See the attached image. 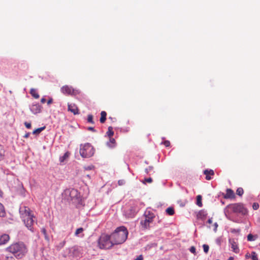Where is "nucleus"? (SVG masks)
Here are the masks:
<instances>
[{
    "instance_id": "obj_1",
    "label": "nucleus",
    "mask_w": 260,
    "mask_h": 260,
    "mask_svg": "<svg viewBox=\"0 0 260 260\" xmlns=\"http://www.w3.org/2000/svg\"><path fill=\"white\" fill-rule=\"evenodd\" d=\"M6 250L12 253L18 259L23 258L28 251L26 246L22 242H18L12 244L6 248Z\"/></svg>"
},
{
    "instance_id": "obj_2",
    "label": "nucleus",
    "mask_w": 260,
    "mask_h": 260,
    "mask_svg": "<svg viewBox=\"0 0 260 260\" xmlns=\"http://www.w3.org/2000/svg\"><path fill=\"white\" fill-rule=\"evenodd\" d=\"M62 197L63 200L75 205L81 204V196L76 189L70 188L65 189L62 193Z\"/></svg>"
},
{
    "instance_id": "obj_3",
    "label": "nucleus",
    "mask_w": 260,
    "mask_h": 260,
    "mask_svg": "<svg viewBox=\"0 0 260 260\" xmlns=\"http://www.w3.org/2000/svg\"><path fill=\"white\" fill-rule=\"evenodd\" d=\"M224 213L226 217L230 219V215L233 213L246 215L248 214L247 209L242 203H235L229 204L224 209Z\"/></svg>"
},
{
    "instance_id": "obj_4",
    "label": "nucleus",
    "mask_w": 260,
    "mask_h": 260,
    "mask_svg": "<svg viewBox=\"0 0 260 260\" xmlns=\"http://www.w3.org/2000/svg\"><path fill=\"white\" fill-rule=\"evenodd\" d=\"M127 229L124 226H121L116 229L111 235L112 242L115 245L121 244L124 243L127 239L128 235Z\"/></svg>"
},
{
    "instance_id": "obj_5",
    "label": "nucleus",
    "mask_w": 260,
    "mask_h": 260,
    "mask_svg": "<svg viewBox=\"0 0 260 260\" xmlns=\"http://www.w3.org/2000/svg\"><path fill=\"white\" fill-rule=\"evenodd\" d=\"M98 244L101 249H110L115 245L112 242V239L111 238V235L103 234L98 240Z\"/></svg>"
},
{
    "instance_id": "obj_6",
    "label": "nucleus",
    "mask_w": 260,
    "mask_h": 260,
    "mask_svg": "<svg viewBox=\"0 0 260 260\" xmlns=\"http://www.w3.org/2000/svg\"><path fill=\"white\" fill-rule=\"evenodd\" d=\"M94 153L93 146L89 143L80 145V154L82 157L89 158Z\"/></svg>"
},
{
    "instance_id": "obj_7",
    "label": "nucleus",
    "mask_w": 260,
    "mask_h": 260,
    "mask_svg": "<svg viewBox=\"0 0 260 260\" xmlns=\"http://www.w3.org/2000/svg\"><path fill=\"white\" fill-rule=\"evenodd\" d=\"M60 90L62 93L68 95H76L80 93V91L78 89H74L69 85L62 86Z\"/></svg>"
},
{
    "instance_id": "obj_8",
    "label": "nucleus",
    "mask_w": 260,
    "mask_h": 260,
    "mask_svg": "<svg viewBox=\"0 0 260 260\" xmlns=\"http://www.w3.org/2000/svg\"><path fill=\"white\" fill-rule=\"evenodd\" d=\"M34 215H28V217H23V221L27 228L31 232L34 231L33 224L34 223Z\"/></svg>"
},
{
    "instance_id": "obj_9",
    "label": "nucleus",
    "mask_w": 260,
    "mask_h": 260,
    "mask_svg": "<svg viewBox=\"0 0 260 260\" xmlns=\"http://www.w3.org/2000/svg\"><path fill=\"white\" fill-rule=\"evenodd\" d=\"M30 111L34 114H37L42 111V107L39 103H33L29 107Z\"/></svg>"
},
{
    "instance_id": "obj_10",
    "label": "nucleus",
    "mask_w": 260,
    "mask_h": 260,
    "mask_svg": "<svg viewBox=\"0 0 260 260\" xmlns=\"http://www.w3.org/2000/svg\"><path fill=\"white\" fill-rule=\"evenodd\" d=\"M137 213L136 209L134 207H131L124 211V214L127 218H133Z\"/></svg>"
},
{
    "instance_id": "obj_11",
    "label": "nucleus",
    "mask_w": 260,
    "mask_h": 260,
    "mask_svg": "<svg viewBox=\"0 0 260 260\" xmlns=\"http://www.w3.org/2000/svg\"><path fill=\"white\" fill-rule=\"evenodd\" d=\"M68 110L69 111L73 113L74 115H77L79 114V109L78 107L74 104L68 103Z\"/></svg>"
},
{
    "instance_id": "obj_12",
    "label": "nucleus",
    "mask_w": 260,
    "mask_h": 260,
    "mask_svg": "<svg viewBox=\"0 0 260 260\" xmlns=\"http://www.w3.org/2000/svg\"><path fill=\"white\" fill-rule=\"evenodd\" d=\"M229 243L231 245V248L233 251L236 253H238L239 252V249L238 247V245L234 239H230L229 240Z\"/></svg>"
},
{
    "instance_id": "obj_13",
    "label": "nucleus",
    "mask_w": 260,
    "mask_h": 260,
    "mask_svg": "<svg viewBox=\"0 0 260 260\" xmlns=\"http://www.w3.org/2000/svg\"><path fill=\"white\" fill-rule=\"evenodd\" d=\"M224 199H234L235 198V193L234 191L230 188H228L226 190V193H222Z\"/></svg>"
},
{
    "instance_id": "obj_14",
    "label": "nucleus",
    "mask_w": 260,
    "mask_h": 260,
    "mask_svg": "<svg viewBox=\"0 0 260 260\" xmlns=\"http://www.w3.org/2000/svg\"><path fill=\"white\" fill-rule=\"evenodd\" d=\"M207 215V211L205 210H201L198 212V214L197 215V217L199 219L204 220L206 219Z\"/></svg>"
},
{
    "instance_id": "obj_15",
    "label": "nucleus",
    "mask_w": 260,
    "mask_h": 260,
    "mask_svg": "<svg viewBox=\"0 0 260 260\" xmlns=\"http://www.w3.org/2000/svg\"><path fill=\"white\" fill-rule=\"evenodd\" d=\"M10 239V237L8 234H3L0 236V245L7 243Z\"/></svg>"
},
{
    "instance_id": "obj_16",
    "label": "nucleus",
    "mask_w": 260,
    "mask_h": 260,
    "mask_svg": "<svg viewBox=\"0 0 260 260\" xmlns=\"http://www.w3.org/2000/svg\"><path fill=\"white\" fill-rule=\"evenodd\" d=\"M150 221L148 219H142L140 222L142 228L144 230L148 229L150 227Z\"/></svg>"
},
{
    "instance_id": "obj_17",
    "label": "nucleus",
    "mask_w": 260,
    "mask_h": 260,
    "mask_svg": "<svg viewBox=\"0 0 260 260\" xmlns=\"http://www.w3.org/2000/svg\"><path fill=\"white\" fill-rule=\"evenodd\" d=\"M204 174L206 175V179L207 180H210L212 179L210 176L213 175L214 174V172L212 170L206 169L204 171Z\"/></svg>"
},
{
    "instance_id": "obj_18",
    "label": "nucleus",
    "mask_w": 260,
    "mask_h": 260,
    "mask_svg": "<svg viewBox=\"0 0 260 260\" xmlns=\"http://www.w3.org/2000/svg\"><path fill=\"white\" fill-rule=\"evenodd\" d=\"M20 212L22 213L23 217H28V215H33L30 212V210L28 208L24 207V213H23V210L20 209Z\"/></svg>"
},
{
    "instance_id": "obj_19",
    "label": "nucleus",
    "mask_w": 260,
    "mask_h": 260,
    "mask_svg": "<svg viewBox=\"0 0 260 260\" xmlns=\"http://www.w3.org/2000/svg\"><path fill=\"white\" fill-rule=\"evenodd\" d=\"M109 138V141L107 142V145L110 148H113L115 146V140L111 137Z\"/></svg>"
},
{
    "instance_id": "obj_20",
    "label": "nucleus",
    "mask_w": 260,
    "mask_h": 260,
    "mask_svg": "<svg viewBox=\"0 0 260 260\" xmlns=\"http://www.w3.org/2000/svg\"><path fill=\"white\" fill-rule=\"evenodd\" d=\"M106 116L107 113L105 111H103L101 112L100 121L102 123H103L105 122L106 120Z\"/></svg>"
},
{
    "instance_id": "obj_21",
    "label": "nucleus",
    "mask_w": 260,
    "mask_h": 260,
    "mask_svg": "<svg viewBox=\"0 0 260 260\" xmlns=\"http://www.w3.org/2000/svg\"><path fill=\"white\" fill-rule=\"evenodd\" d=\"M6 216L5 209L3 205L0 203V217H4Z\"/></svg>"
},
{
    "instance_id": "obj_22",
    "label": "nucleus",
    "mask_w": 260,
    "mask_h": 260,
    "mask_svg": "<svg viewBox=\"0 0 260 260\" xmlns=\"http://www.w3.org/2000/svg\"><path fill=\"white\" fill-rule=\"evenodd\" d=\"M69 152H66L62 156L59 157V161L60 163H62L69 156Z\"/></svg>"
},
{
    "instance_id": "obj_23",
    "label": "nucleus",
    "mask_w": 260,
    "mask_h": 260,
    "mask_svg": "<svg viewBox=\"0 0 260 260\" xmlns=\"http://www.w3.org/2000/svg\"><path fill=\"white\" fill-rule=\"evenodd\" d=\"M30 93L35 99H38L39 98V94L35 89L31 88L30 91Z\"/></svg>"
},
{
    "instance_id": "obj_24",
    "label": "nucleus",
    "mask_w": 260,
    "mask_h": 260,
    "mask_svg": "<svg viewBox=\"0 0 260 260\" xmlns=\"http://www.w3.org/2000/svg\"><path fill=\"white\" fill-rule=\"evenodd\" d=\"M83 231H84V229L82 228H80L77 229L75 232V235L77 237H83L84 235L80 236V234H82L83 233Z\"/></svg>"
},
{
    "instance_id": "obj_25",
    "label": "nucleus",
    "mask_w": 260,
    "mask_h": 260,
    "mask_svg": "<svg viewBox=\"0 0 260 260\" xmlns=\"http://www.w3.org/2000/svg\"><path fill=\"white\" fill-rule=\"evenodd\" d=\"M5 150L4 146L0 144V160H2L5 156Z\"/></svg>"
},
{
    "instance_id": "obj_26",
    "label": "nucleus",
    "mask_w": 260,
    "mask_h": 260,
    "mask_svg": "<svg viewBox=\"0 0 260 260\" xmlns=\"http://www.w3.org/2000/svg\"><path fill=\"white\" fill-rule=\"evenodd\" d=\"M106 135L109 137H111L114 135V132L113 131V127L112 126H109L108 129V131L106 133Z\"/></svg>"
},
{
    "instance_id": "obj_27",
    "label": "nucleus",
    "mask_w": 260,
    "mask_h": 260,
    "mask_svg": "<svg viewBox=\"0 0 260 260\" xmlns=\"http://www.w3.org/2000/svg\"><path fill=\"white\" fill-rule=\"evenodd\" d=\"M257 238V235H253L251 234H249L247 236V240L248 241H253L256 240V239Z\"/></svg>"
},
{
    "instance_id": "obj_28",
    "label": "nucleus",
    "mask_w": 260,
    "mask_h": 260,
    "mask_svg": "<svg viewBox=\"0 0 260 260\" xmlns=\"http://www.w3.org/2000/svg\"><path fill=\"white\" fill-rule=\"evenodd\" d=\"M197 205L200 207H202L203 206L202 203V196L201 195H198L197 197Z\"/></svg>"
},
{
    "instance_id": "obj_29",
    "label": "nucleus",
    "mask_w": 260,
    "mask_h": 260,
    "mask_svg": "<svg viewBox=\"0 0 260 260\" xmlns=\"http://www.w3.org/2000/svg\"><path fill=\"white\" fill-rule=\"evenodd\" d=\"M166 212L169 215H173L174 214V209L173 207H170L166 210Z\"/></svg>"
},
{
    "instance_id": "obj_30",
    "label": "nucleus",
    "mask_w": 260,
    "mask_h": 260,
    "mask_svg": "<svg viewBox=\"0 0 260 260\" xmlns=\"http://www.w3.org/2000/svg\"><path fill=\"white\" fill-rule=\"evenodd\" d=\"M45 126H43V127H41L40 128H38L33 131L32 134L34 135L39 134L41 132H42L44 129H45Z\"/></svg>"
},
{
    "instance_id": "obj_31",
    "label": "nucleus",
    "mask_w": 260,
    "mask_h": 260,
    "mask_svg": "<svg viewBox=\"0 0 260 260\" xmlns=\"http://www.w3.org/2000/svg\"><path fill=\"white\" fill-rule=\"evenodd\" d=\"M66 244V241H63L59 243L58 245L56 246L57 250H60Z\"/></svg>"
},
{
    "instance_id": "obj_32",
    "label": "nucleus",
    "mask_w": 260,
    "mask_h": 260,
    "mask_svg": "<svg viewBox=\"0 0 260 260\" xmlns=\"http://www.w3.org/2000/svg\"><path fill=\"white\" fill-rule=\"evenodd\" d=\"M244 193V190L242 188L239 187L236 190V193L239 196H242Z\"/></svg>"
},
{
    "instance_id": "obj_33",
    "label": "nucleus",
    "mask_w": 260,
    "mask_h": 260,
    "mask_svg": "<svg viewBox=\"0 0 260 260\" xmlns=\"http://www.w3.org/2000/svg\"><path fill=\"white\" fill-rule=\"evenodd\" d=\"M87 122L92 124H94L93 120V116L91 114H89L87 116Z\"/></svg>"
},
{
    "instance_id": "obj_34",
    "label": "nucleus",
    "mask_w": 260,
    "mask_h": 260,
    "mask_svg": "<svg viewBox=\"0 0 260 260\" xmlns=\"http://www.w3.org/2000/svg\"><path fill=\"white\" fill-rule=\"evenodd\" d=\"M251 257L252 260H258L257 254L255 252L252 251L251 254Z\"/></svg>"
},
{
    "instance_id": "obj_35",
    "label": "nucleus",
    "mask_w": 260,
    "mask_h": 260,
    "mask_svg": "<svg viewBox=\"0 0 260 260\" xmlns=\"http://www.w3.org/2000/svg\"><path fill=\"white\" fill-rule=\"evenodd\" d=\"M152 182V179L150 177L145 178L144 180L142 181L143 184H146V182L151 183Z\"/></svg>"
},
{
    "instance_id": "obj_36",
    "label": "nucleus",
    "mask_w": 260,
    "mask_h": 260,
    "mask_svg": "<svg viewBox=\"0 0 260 260\" xmlns=\"http://www.w3.org/2000/svg\"><path fill=\"white\" fill-rule=\"evenodd\" d=\"M154 217V215L145 216L144 219H148V220L150 221V222L151 223L153 221Z\"/></svg>"
},
{
    "instance_id": "obj_37",
    "label": "nucleus",
    "mask_w": 260,
    "mask_h": 260,
    "mask_svg": "<svg viewBox=\"0 0 260 260\" xmlns=\"http://www.w3.org/2000/svg\"><path fill=\"white\" fill-rule=\"evenodd\" d=\"M203 248L204 251L206 253H208V252L209 251V246L207 244H204L203 245Z\"/></svg>"
},
{
    "instance_id": "obj_38",
    "label": "nucleus",
    "mask_w": 260,
    "mask_h": 260,
    "mask_svg": "<svg viewBox=\"0 0 260 260\" xmlns=\"http://www.w3.org/2000/svg\"><path fill=\"white\" fill-rule=\"evenodd\" d=\"M221 241H222V239H221V237H218L216 239V243L219 245V246H220L221 245Z\"/></svg>"
},
{
    "instance_id": "obj_39",
    "label": "nucleus",
    "mask_w": 260,
    "mask_h": 260,
    "mask_svg": "<svg viewBox=\"0 0 260 260\" xmlns=\"http://www.w3.org/2000/svg\"><path fill=\"white\" fill-rule=\"evenodd\" d=\"M161 144H163L166 147L170 146V142L168 140H165L164 142H161Z\"/></svg>"
},
{
    "instance_id": "obj_40",
    "label": "nucleus",
    "mask_w": 260,
    "mask_h": 260,
    "mask_svg": "<svg viewBox=\"0 0 260 260\" xmlns=\"http://www.w3.org/2000/svg\"><path fill=\"white\" fill-rule=\"evenodd\" d=\"M259 208V205L257 203H254L252 205V208L253 210H257Z\"/></svg>"
},
{
    "instance_id": "obj_41",
    "label": "nucleus",
    "mask_w": 260,
    "mask_h": 260,
    "mask_svg": "<svg viewBox=\"0 0 260 260\" xmlns=\"http://www.w3.org/2000/svg\"><path fill=\"white\" fill-rule=\"evenodd\" d=\"M153 167L152 166H149L148 168L145 169V172L148 174L150 171L153 170Z\"/></svg>"
},
{
    "instance_id": "obj_42",
    "label": "nucleus",
    "mask_w": 260,
    "mask_h": 260,
    "mask_svg": "<svg viewBox=\"0 0 260 260\" xmlns=\"http://www.w3.org/2000/svg\"><path fill=\"white\" fill-rule=\"evenodd\" d=\"M24 125H25V126H26V127L27 128L30 129L31 127V125L30 123H29V122H24Z\"/></svg>"
},
{
    "instance_id": "obj_43",
    "label": "nucleus",
    "mask_w": 260,
    "mask_h": 260,
    "mask_svg": "<svg viewBox=\"0 0 260 260\" xmlns=\"http://www.w3.org/2000/svg\"><path fill=\"white\" fill-rule=\"evenodd\" d=\"M196 248L194 246H191L189 249L190 251L194 254L196 253Z\"/></svg>"
},
{
    "instance_id": "obj_44",
    "label": "nucleus",
    "mask_w": 260,
    "mask_h": 260,
    "mask_svg": "<svg viewBox=\"0 0 260 260\" xmlns=\"http://www.w3.org/2000/svg\"><path fill=\"white\" fill-rule=\"evenodd\" d=\"M118 183L119 185H123L125 184V181L124 180H119L118 181Z\"/></svg>"
},
{
    "instance_id": "obj_45",
    "label": "nucleus",
    "mask_w": 260,
    "mask_h": 260,
    "mask_svg": "<svg viewBox=\"0 0 260 260\" xmlns=\"http://www.w3.org/2000/svg\"><path fill=\"white\" fill-rule=\"evenodd\" d=\"M218 224L217 222H215L213 224V226H214V229H213V230L215 232H216L217 231V229L218 228Z\"/></svg>"
},
{
    "instance_id": "obj_46",
    "label": "nucleus",
    "mask_w": 260,
    "mask_h": 260,
    "mask_svg": "<svg viewBox=\"0 0 260 260\" xmlns=\"http://www.w3.org/2000/svg\"><path fill=\"white\" fill-rule=\"evenodd\" d=\"M144 215L145 216L154 215L153 214L149 211H145Z\"/></svg>"
},
{
    "instance_id": "obj_47",
    "label": "nucleus",
    "mask_w": 260,
    "mask_h": 260,
    "mask_svg": "<svg viewBox=\"0 0 260 260\" xmlns=\"http://www.w3.org/2000/svg\"><path fill=\"white\" fill-rule=\"evenodd\" d=\"M5 260H15L13 256H6Z\"/></svg>"
},
{
    "instance_id": "obj_48",
    "label": "nucleus",
    "mask_w": 260,
    "mask_h": 260,
    "mask_svg": "<svg viewBox=\"0 0 260 260\" xmlns=\"http://www.w3.org/2000/svg\"><path fill=\"white\" fill-rule=\"evenodd\" d=\"M93 168H94V167L93 166H87V167H85V169L86 170H91Z\"/></svg>"
},
{
    "instance_id": "obj_49",
    "label": "nucleus",
    "mask_w": 260,
    "mask_h": 260,
    "mask_svg": "<svg viewBox=\"0 0 260 260\" xmlns=\"http://www.w3.org/2000/svg\"><path fill=\"white\" fill-rule=\"evenodd\" d=\"M53 103V99L52 98H49V100L47 101V105H50Z\"/></svg>"
},
{
    "instance_id": "obj_50",
    "label": "nucleus",
    "mask_w": 260,
    "mask_h": 260,
    "mask_svg": "<svg viewBox=\"0 0 260 260\" xmlns=\"http://www.w3.org/2000/svg\"><path fill=\"white\" fill-rule=\"evenodd\" d=\"M135 260H143V256L142 255H140Z\"/></svg>"
},
{
    "instance_id": "obj_51",
    "label": "nucleus",
    "mask_w": 260,
    "mask_h": 260,
    "mask_svg": "<svg viewBox=\"0 0 260 260\" xmlns=\"http://www.w3.org/2000/svg\"><path fill=\"white\" fill-rule=\"evenodd\" d=\"M87 129L89 130V131H91L92 132H96V130L93 127H88L87 128Z\"/></svg>"
},
{
    "instance_id": "obj_52",
    "label": "nucleus",
    "mask_w": 260,
    "mask_h": 260,
    "mask_svg": "<svg viewBox=\"0 0 260 260\" xmlns=\"http://www.w3.org/2000/svg\"><path fill=\"white\" fill-rule=\"evenodd\" d=\"M29 135H30V133H26L25 134V135L24 136V137L25 138H28Z\"/></svg>"
},
{
    "instance_id": "obj_53",
    "label": "nucleus",
    "mask_w": 260,
    "mask_h": 260,
    "mask_svg": "<svg viewBox=\"0 0 260 260\" xmlns=\"http://www.w3.org/2000/svg\"><path fill=\"white\" fill-rule=\"evenodd\" d=\"M212 218H209L207 220V223H208L209 224H211V223H212Z\"/></svg>"
},
{
    "instance_id": "obj_54",
    "label": "nucleus",
    "mask_w": 260,
    "mask_h": 260,
    "mask_svg": "<svg viewBox=\"0 0 260 260\" xmlns=\"http://www.w3.org/2000/svg\"><path fill=\"white\" fill-rule=\"evenodd\" d=\"M41 102L42 103H45L46 102V99L44 98H43L41 100Z\"/></svg>"
},
{
    "instance_id": "obj_55",
    "label": "nucleus",
    "mask_w": 260,
    "mask_h": 260,
    "mask_svg": "<svg viewBox=\"0 0 260 260\" xmlns=\"http://www.w3.org/2000/svg\"><path fill=\"white\" fill-rule=\"evenodd\" d=\"M41 231H42V233H43L45 235H46V230H45V229H42L41 230Z\"/></svg>"
},
{
    "instance_id": "obj_56",
    "label": "nucleus",
    "mask_w": 260,
    "mask_h": 260,
    "mask_svg": "<svg viewBox=\"0 0 260 260\" xmlns=\"http://www.w3.org/2000/svg\"><path fill=\"white\" fill-rule=\"evenodd\" d=\"M245 257H246V258H249L251 257V255L250 254H249L248 253H247L245 255Z\"/></svg>"
},
{
    "instance_id": "obj_57",
    "label": "nucleus",
    "mask_w": 260,
    "mask_h": 260,
    "mask_svg": "<svg viewBox=\"0 0 260 260\" xmlns=\"http://www.w3.org/2000/svg\"><path fill=\"white\" fill-rule=\"evenodd\" d=\"M3 192L0 189V198H3Z\"/></svg>"
},
{
    "instance_id": "obj_58",
    "label": "nucleus",
    "mask_w": 260,
    "mask_h": 260,
    "mask_svg": "<svg viewBox=\"0 0 260 260\" xmlns=\"http://www.w3.org/2000/svg\"><path fill=\"white\" fill-rule=\"evenodd\" d=\"M228 260H234V257H232V256H230V257L229 258Z\"/></svg>"
},
{
    "instance_id": "obj_59",
    "label": "nucleus",
    "mask_w": 260,
    "mask_h": 260,
    "mask_svg": "<svg viewBox=\"0 0 260 260\" xmlns=\"http://www.w3.org/2000/svg\"><path fill=\"white\" fill-rule=\"evenodd\" d=\"M145 164H148V161H146H146H145Z\"/></svg>"
},
{
    "instance_id": "obj_60",
    "label": "nucleus",
    "mask_w": 260,
    "mask_h": 260,
    "mask_svg": "<svg viewBox=\"0 0 260 260\" xmlns=\"http://www.w3.org/2000/svg\"><path fill=\"white\" fill-rule=\"evenodd\" d=\"M221 203H222V204H224V202H223V201H221Z\"/></svg>"
},
{
    "instance_id": "obj_61",
    "label": "nucleus",
    "mask_w": 260,
    "mask_h": 260,
    "mask_svg": "<svg viewBox=\"0 0 260 260\" xmlns=\"http://www.w3.org/2000/svg\"><path fill=\"white\" fill-rule=\"evenodd\" d=\"M87 176L88 177H89V178L90 177V176H89V175H87Z\"/></svg>"
}]
</instances>
